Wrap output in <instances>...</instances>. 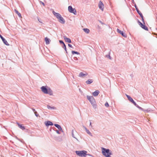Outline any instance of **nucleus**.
I'll use <instances>...</instances> for the list:
<instances>
[{
    "mask_svg": "<svg viewBox=\"0 0 157 157\" xmlns=\"http://www.w3.org/2000/svg\"><path fill=\"white\" fill-rule=\"evenodd\" d=\"M93 82V80L92 79H89L87 80L86 83L87 84H90L92 83Z\"/></svg>",
    "mask_w": 157,
    "mask_h": 157,
    "instance_id": "6ab92c4d",
    "label": "nucleus"
},
{
    "mask_svg": "<svg viewBox=\"0 0 157 157\" xmlns=\"http://www.w3.org/2000/svg\"><path fill=\"white\" fill-rule=\"evenodd\" d=\"M74 130H72V131H71V134H72V136L75 138V139H76V140H77V138H76L75 137V136H74Z\"/></svg>",
    "mask_w": 157,
    "mask_h": 157,
    "instance_id": "c85d7f7f",
    "label": "nucleus"
},
{
    "mask_svg": "<svg viewBox=\"0 0 157 157\" xmlns=\"http://www.w3.org/2000/svg\"><path fill=\"white\" fill-rule=\"evenodd\" d=\"M40 3H41L44 6H45L44 3L42 1H40Z\"/></svg>",
    "mask_w": 157,
    "mask_h": 157,
    "instance_id": "37998d69",
    "label": "nucleus"
},
{
    "mask_svg": "<svg viewBox=\"0 0 157 157\" xmlns=\"http://www.w3.org/2000/svg\"><path fill=\"white\" fill-rule=\"evenodd\" d=\"M98 6L100 9L102 11H103L104 8V6L101 1H100L98 4Z\"/></svg>",
    "mask_w": 157,
    "mask_h": 157,
    "instance_id": "39448f33",
    "label": "nucleus"
},
{
    "mask_svg": "<svg viewBox=\"0 0 157 157\" xmlns=\"http://www.w3.org/2000/svg\"><path fill=\"white\" fill-rule=\"evenodd\" d=\"M45 44H48L50 43V40L49 39L46 37L45 38Z\"/></svg>",
    "mask_w": 157,
    "mask_h": 157,
    "instance_id": "f3484780",
    "label": "nucleus"
},
{
    "mask_svg": "<svg viewBox=\"0 0 157 157\" xmlns=\"http://www.w3.org/2000/svg\"><path fill=\"white\" fill-rule=\"evenodd\" d=\"M44 123L46 126H52L53 125V123L52 122L49 121L45 122Z\"/></svg>",
    "mask_w": 157,
    "mask_h": 157,
    "instance_id": "9b49d317",
    "label": "nucleus"
},
{
    "mask_svg": "<svg viewBox=\"0 0 157 157\" xmlns=\"http://www.w3.org/2000/svg\"><path fill=\"white\" fill-rule=\"evenodd\" d=\"M87 99L89 101L90 103L94 102L95 101L94 98L92 96L87 95Z\"/></svg>",
    "mask_w": 157,
    "mask_h": 157,
    "instance_id": "423d86ee",
    "label": "nucleus"
},
{
    "mask_svg": "<svg viewBox=\"0 0 157 157\" xmlns=\"http://www.w3.org/2000/svg\"><path fill=\"white\" fill-rule=\"evenodd\" d=\"M41 89L42 92L45 94H48L50 95L53 94L52 91L50 88L48 87L47 86H42L41 87Z\"/></svg>",
    "mask_w": 157,
    "mask_h": 157,
    "instance_id": "f257e3e1",
    "label": "nucleus"
},
{
    "mask_svg": "<svg viewBox=\"0 0 157 157\" xmlns=\"http://www.w3.org/2000/svg\"><path fill=\"white\" fill-rule=\"evenodd\" d=\"M68 10L70 12L73 13L75 15L76 14L77 12L76 10L73 8L71 6H69L68 7Z\"/></svg>",
    "mask_w": 157,
    "mask_h": 157,
    "instance_id": "20e7f679",
    "label": "nucleus"
},
{
    "mask_svg": "<svg viewBox=\"0 0 157 157\" xmlns=\"http://www.w3.org/2000/svg\"><path fill=\"white\" fill-rule=\"evenodd\" d=\"M47 107V108L48 109H54L55 108L54 107H51V106H50L49 105H48Z\"/></svg>",
    "mask_w": 157,
    "mask_h": 157,
    "instance_id": "c756f323",
    "label": "nucleus"
},
{
    "mask_svg": "<svg viewBox=\"0 0 157 157\" xmlns=\"http://www.w3.org/2000/svg\"><path fill=\"white\" fill-rule=\"evenodd\" d=\"M134 6H135V8H136V9H138V7H137V6H136V5L135 4Z\"/></svg>",
    "mask_w": 157,
    "mask_h": 157,
    "instance_id": "79ce46f5",
    "label": "nucleus"
},
{
    "mask_svg": "<svg viewBox=\"0 0 157 157\" xmlns=\"http://www.w3.org/2000/svg\"><path fill=\"white\" fill-rule=\"evenodd\" d=\"M99 22L101 23L102 25H105V24H104V23L102 22L101 21L99 20Z\"/></svg>",
    "mask_w": 157,
    "mask_h": 157,
    "instance_id": "a19ab883",
    "label": "nucleus"
},
{
    "mask_svg": "<svg viewBox=\"0 0 157 157\" xmlns=\"http://www.w3.org/2000/svg\"><path fill=\"white\" fill-rule=\"evenodd\" d=\"M17 124H18V126L19 127L21 128V129H22L23 130H24L25 129V127L24 126H23L22 124H19L18 123H17Z\"/></svg>",
    "mask_w": 157,
    "mask_h": 157,
    "instance_id": "aec40b11",
    "label": "nucleus"
},
{
    "mask_svg": "<svg viewBox=\"0 0 157 157\" xmlns=\"http://www.w3.org/2000/svg\"><path fill=\"white\" fill-rule=\"evenodd\" d=\"M126 95L127 96L128 99L131 102H132L133 101V100L132 98L126 94Z\"/></svg>",
    "mask_w": 157,
    "mask_h": 157,
    "instance_id": "4be33fe9",
    "label": "nucleus"
},
{
    "mask_svg": "<svg viewBox=\"0 0 157 157\" xmlns=\"http://www.w3.org/2000/svg\"><path fill=\"white\" fill-rule=\"evenodd\" d=\"M74 59H75V60H77V59H78L77 58V57H75L74 58Z\"/></svg>",
    "mask_w": 157,
    "mask_h": 157,
    "instance_id": "09e8293b",
    "label": "nucleus"
},
{
    "mask_svg": "<svg viewBox=\"0 0 157 157\" xmlns=\"http://www.w3.org/2000/svg\"><path fill=\"white\" fill-rule=\"evenodd\" d=\"M59 42L61 44H62L63 45L64 44H65L64 43L63 41L62 40H59Z\"/></svg>",
    "mask_w": 157,
    "mask_h": 157,
    "instance_id": "2f4dec72",
    "label": "nucleus"
},
{
    "mask_svg": "<svg viewBox=\"0 0 157 157\" xmlns=\"http://www.w3.org/2000/svg\"><path fill=\"white\" fill-rule=\"evenodd\" d=\"M63 38L66 42H67L68 43H71V40L70 38L67 37V36H64Z\"/></svg>",
    "mask_w": 157,
    "mask_h": 157,
    "instance_id": "ddd939ff",
    "label": "nucleus"
},
{
    "mask_svg": "<svg viewBox=\"0 0 157 157\" xmlns=\"http://www.w3.org/2000/svg\"><path fill=\"white\" fill-rule=\"evenodd\" d=\"M98 27L99 28V26H98Z\"/></svg>",
    "mask_w": 157,
    "mask_h": 157,
    "instance_id": "6e6d98bb",
    "label": "nucleus"
},
{
    "mask_svg": "<svg viewBox=\"0 0 157 157\" xmlns=\"http://www.w3.org/2000/svg\"><path fill=\"white\" fill-rule=\"evenodd\" d=\"M68 46L69 47H70V48H73L72 46V45L70 44H68Z\"/></svg>",
    "mask_w": 157,
    "mask_h": 157,
    "instance_id": "ea45409f",
    "label": "nucleus"
},
{
    "mask_svg": "<svg viewBox=\"0 0 157 157\" xmlns=\"http://www.w3.org/2000/svg\"><path fill=\"white\" fill-rule=\"evenodd\" d=\"M71 52H72V53L73 55H74V54H77V55L80 54V53L79 52H77L75 51H71Z\"/></svg>",
    "mask_w": 157,
    "mask_h": 157,
    "instance_id": "393cba45",
    "label": "nucleus"
},
{
    "mask_svg": "<svg viewBox=\"0 0 157 157\" xmlns=\"http://www.w3.org/2000/svg\"><path fill=\"white\" fill-rule=\"evenodd\" d=\"M55 131L56 132V133H58V134H60V132H59V130H56Z\"/></svg>",
    "mask_w": 157,
    "mask_h": 157,
    "instance_id": "4c0bfd02",
    "label": "nucleus"
},
{
    "mask_svg": "<svg viewBox=\"0 0 157 157\" xmlns=\"http://www.w3.org/2000/svg\"><path fill=\"white\" fill-rule=\"evenodd\" d=\"M62 47L65 50V51L66 52V53H67V49L66 46L65 44L63 45V46H62Z\"/></svg>",
    "mask_w": 157,
    "mask_h": 157,
    "instance_id": "bb28decb",
    "label": "nucleus"
},
{
    "mask_svg": "<svg viewBox=\"0 0 157 157\" xmlns=\"http://www.w3.org/2000/svg\"><path fill=\"white\" fill-rule=\"evenodd\" d=\"M32 110H33V112H35V111H35V109H34V108H32Z\"/></svg>",
    "mask_w": 157,
    "mask_h": 157,
    "instance_id": "a18cd8bd",
    "label": "nucleus"
},
{
    "mask_svg": "<svg viewBox=\"0 0 157 157\" xmlns=\"http://www.w3.org/2000/svg\"><path fill=\"white\" fill-rule=\"evenodd\" d=\"M34 113H35V115L36 117H38V116H39V114L37 113V112H36V111H35V112Z\"/></svg>",
    "mask_w": 157,
    "mask_h": 157,
    "instance_id": "72a5a7b5",
    "label": "nucleus"
},
{
    "mask_svg": "<svg viewBox=\"0 0 157 157\" xmlns=\"http://www.w3.org/2000/svg\"><path fill=\"white\" fill-rule=\"evenodd\" d=\"M89 155V156H91V157H93V156L92 155H91L90 154H87L86 153V155Z\"/></svg>",
    "mask_w": 157,
    "mask_h": 157,
    "instance_id": "c03bdc74",
    "label": "nucleus"
},
{
    "mask_svg": "<svg viewBox=\"0 0 157 157\" xmlns=\"http://www.w3.org/2000/svg\"><path fill=\"white\" fill-rule=\"evenodd\" d=\"M54 125L57 128H58V129H59V131H61L62 132H63V131L61 128V126L58 124H54Z\"/></svg>",
    "mask_w": 157,
    "mask_h": 157,
    "instance_id": "1a4fd4ad",
    "label": "nucleus"
},
{
    "mask_svg": "<svg viewBox=\"0 0 157 157\" xmlns=\"http://www.w3.org/2000/svg\"><path fill=\"white\" fill-rule=\"evenodd\" d=\"M140 17L141 18L142 21L143 23H144V24H145V22H144V19L143 16V15L142 16H141Z\"/></svg>",
    "mask_w": 157,
    "mask_h": 157,
    "instance_id": "7c9ffc66",
    "label": "nucleus"
},
{
    "mask_svg": "<svg viewBox=\"0 0 157 157\" xmlns=\"http://www.w3.org/2000/svg\"><path fill=\"white\" fill-rule=\"evenodd\" d=\"M90 126L91 127H92V125H91V123L90 121Z\"/></svg>",
    "mask_w": 157,
    "mask_h": 157,
    "instance_id": "de8ad7c7",
    "label": "nucleus"
},
{
    "mask_svg": "<svg viewBox=\"0 0 157 157\" xmlns=\"http://www.w3.org/2000/svg\"><path fill=\"white\" fill-rule=\"evenodd\" d=\"M105 105L106 107H108L109 106L108 103L107 102H106L105 104Z\"/></svg>",
    "mask_w": 157,
    "mask_h": 157,
    "instance_id": "f704fd0d",
    "label": "nucleus"
},
{
    "mask_svg": "<svg viewBox=\"0 0 157 157\" xmlns=\"http://www.w3.org/2000/svg\"><path fill=\"white\" fill-rule=\"evenodd\" d=\"M98 27L99 28V26H98Z\"/></svg>",
    "mask_w": 157,
    "mask_h": 157,
    "instance_id": "5fc2aeb1",
    "label": "nucleus"
},
{
    "mask_svg": "<svg viewBox=\"0 0 157 157\" xmlns=\"http://www.w3.org/2000/svg\"><path fill=\"white\" fill-rule=\"evenodd\" d=\"M88 75L87 73H86L85 74L83 73L82 72H81L79 74L78 76L79 77H82L83 76H86Z\"/></svg>",
    "mask_w": 157,
    "mask_h": 157,
    "instance_id": "2eb2a0df",
    "label": "nucleus"
},
{
    "mask_svg": "<svg viewBox=\"0 0 157 157\" xmlns=\"http://www.w3.org/2000/svg\"><path fill=\"white\" fill-rule=\"evenodd\" d=\"M76 154L82 157H85L86 156V153L87 151L84 150L77 151H76L75 152Z\"/></svg>",
    "mask_w": 157,
    "mask_h": 157,
    "instance_id": "7ed1b4c3",
    "label": "nucleus"
},
{
    "mask_svg": "<svg viewBox=\"0 0 157 157\" xmlns=\"http://www.w3.org/2000/svg\"><path fill=\"white\" fill-rule=\"evenodd\" d=\"M84 32L87 33H88L90 32V30L87 28H84L83 29Z\"/></svg>",
    "mask_w": 157,
    "mask_h": 157,
    "instance_id": "5701e85b",
    "label": "nucleus"
},
{
    "mask_svg": "<svg viewBox=\"0 0 157 157\" xmlns=\"http://www.w3.org/2000/svg\"><path fill=\"white\" fill-rule=\"evenodd\" d=\"M106 57L107 58H109V59H111V57L109 55H106Z\"/></svg>",
    "mask_w": 157,
    "mask_h": 157,
    "instance_id": "473e14b6",
    "label": "nucleus"
},
{
    "mask_svg": "<svg viewBox=\"0 0 157 157\" xmlns=\"http://www.w3.org/2000/svg\"><path fill=\"white\" fill-rule=\"evenodd\" d=\"M141 24V25H140V26L144 30L148 31V29L147 27L144 24H143V23L142 24Z\"/></svg>",
    "mask_w": 157,
    "mask_h": 157,
    "instance_id": "4468645a",
    "label": "nucleus"
},
{
    "mask_svg": "<svg viewBox=\"0 0 157 157\" xmlns=\"http://www.w3.org/2000/svg\"><path fill=\"white\" fill-rule=\"evenodd\" d=\"M83 127L85 128L86 131V129H87V128L84 126H83Z\"/></svg>",
    "mask_w": 157,
    "mask_h": 157,
    "instance_id": "8fccbe9b",
    "label": "nucleus"
},
{
    "mask_svg": "<svg viewBox=\"0 0 157 157\" xmlns=\"http://www.w3.org/2000/svg\"><path fill=\"white\" fill-rule=\"evenodd\" d=\"M86 132H87V133L89 135H90L91 136H92V133L88 129H86Z\"/></svg>",
    "mask_w": 157,
    "mask_h": 157,
    "instance_id": "cd10ccee",
    "label": "nucleus"
},
{
    "mask_svg": "<svg viewBox=\"0 0 157 157\" xmlns=\"http://www.w3.org/2000/svg\"><path fill=\"white\" fill-rule=\"evenodd\" d=\"M14 11L15 12V13L18 15V16L19 17H21V14L20 13H19L17 10L16 9H15Z\"/></svg>",
    "mask_w": 157,
    "mask_h": 157,
    "instance_id": "b1692460",
    "label": "nucleus"
},
{
    "mask_svg": "<svg viewBox=\"0 0 157 157\" xmlns=\"http://www.w3.org/2000/svg\"><path fill=\"white\" fill-rule=\"evenodd\" d=\"M117 32L121 34L124 37H127L126 34L124 33V32H123V31H121L118 29H117Z\"/></svg>",
    "mask_w": 157,
    "mask_h": 157,
    "instance_id": "0eeeda50",
    "label": "nucleus"
},
{
    "mask_svg": "<svg viewBox=\"0 0 157 157\" xmlns=\"http://www.w3.org/2000/svg\"><path fill=\"white\" fill-rule=\"evenodd\" d=\"M102 153L103 155L106 157H111L110 155L112 154L110 152V150L108 149H106L103 147H101Z\"/></svg>",
    "mask_w": 157,
    "mask_h": 157,
    "instance_id": "f03ea898",
    "label": "nucleus"
},
{
    "mask_svg": "<svg viewBox=\"0 0 157 157\" xmlns=\"http://www.w3.org/2000/svg\"><path fill=\"white\" fill-rule=\"evenodd\" d=\"M132 103H133L135 106L136 105H137L136 102L134 100L133 101H132Z\"/></svg>",
    "mask_w": 157,
    "mask_h": 157,
    "instance_id": "e433bc0d",
    "label": "nucleus"
},
{
    "mask_svg": "<svg viewBox=\"0 0 157 157\" xmlns=\"http://www.w3.org/2000/svg\"><path fill=\"white\" fill-rule=\"evenodd\" d=\"M0 37L2 39L4 44L6 45H9V44L6 40L0 34Z\"/></svg>",
    "mask_w": 157,
    "mask_h": 157,
    "instance_id": "6e6552de",
    "label": "nucleus"
},
{
    "mask_svg": "<svg viewBox=\"0 0 157 157\" xmlns=\"http://www.w3.org/2000/svg\"><path fill=\"white\" fill-rule=\"evenodd\" d=\"M138 24H139V25H141V24H142V23L141 22H140V21L139 20H138Z\"/></svg>",
    "mask_w": 157,
    "mask_h": 157,
    "instance_id": "58836bf2",
    "label": "nucleus"
},
{
    "mask_svg": "<svg viewBox=\"0 0 157 157\" xmlns=\"http://www.w3.org/2000/svg\"><path fill=\"white\" fill-rule=\"evenodd\" d=\"M38 21H39V22H40V23H42V22H41L40 21V19H39L38 18Z\"/></svg>",
    "mask_w": 157,
    "mask_h": 157,
    "instance_id": "49530a36",
    "label": "nucleus"
},
{
    "mask_svg": "<svg viewBox=\"0 0 157 157\" xmlns=\"http://www.w3.org/2000/svg\"><path fill=\"white\" fill-rule=\"evenodd\" d=\"M53 14L58 19L60 17V16H61V15L58 13H56L54 12V11H53Z\"/></svg>",
    "mask_w": 157,
    "mask_h": 157,
    "instance_id": "f8f14e48",
    "label": "nucleus"
},
{
    "mask_svg": "<svg viewBox=\"0 0 157 157\" xmlns=\"http://www.w3.org/2000/svg\"><path fill=\"white\" fill-rule=\"evenodd\" d=\"M136 11L137 12V13H138V14L140 15V16L141 17V16H142L143 15L141 13V12L139 11V9H136Z\"/></svg>",
    "mask_w": 157,
    "mask_h": 157,
    "instance_id": "a878e982",
    "label": "nucleus"
},
{
    "mask_svg": "<svg viewBox=\"0 0 157 157\" xmlns=\"http://www.w3.org/2000/svg\"><path fill=\"white\" fill-rule=\"evenodd\" d=\"M137 108H138V109H140L141 110L143 111L146 112H148V110H144V109L142 108L141 107H140L138 105H136L135 106Z\"/></svg>",
    "mask_w": 157,
    "mask_h": 157,
    "instance_id": "a211bd4d",
    "label": "nucleus"
},
{
    "mask_svg": "<svg viewBox=\"0 0 157 157\" xmlns=\"http://www.w3.org/2000/svg\"><path fill=\"white\" fill-rule=\"evenodd\" d=\"M132 103H133L135 106L136 105H137L136 102L134 100L133 101H132Z\"/></svg>",
    "mask_w": 157,
    "mask_h": 157,
    "instance_id": "c9c22d12",
    "label": "nucleus"
},
{
    "mask_svg": "<svg viewBox=\"0 0 157 157\" xmlns=\"http://www.w3.org/2000/svg\"><path fill=\"white\" fill-rule=\"evenodd\" d=\"M132 3H135V2H134V0H132Z\"/></svg>",
    "mask_w": 157,
    "mask_h": 157,
    "instance_id": "3c124183",
    "label": "nucleus"
},
{
    "mask_svg": "<svg viewBox=\"0 0 157 157\" xmlns=\"http://www.w3.org/2000/svg\"><path fill=\"white\" fill-rule=\"evenodd\" d=\"M50 131H52V128H50Z\"/></svg>",
    "mask_w": 157,
    "mask_h": 157,
    "instance_id": "603ef678",
    "label": "nucleus"
},
{
    "mask_svg": "<svg viewBox=\"0 0 157 157\" xmlns=\"http://www.w3.org/2000/svg\"><path fill=\"white\" fill-rule=\"evenodd\" d=\"M53 129V130H54H54H54V129H53H53Z\"/></svg>",
    "mask_w": 157,
    "mask_h": 157,
    "instance_id": "864d4df0",
    "label": "nucleus"
},
{
    "mask_svg": "<svg viewBox=\"0 0 157 157\" xmlns=\"http://www.w3.org/2000/svg\"><path fill=\"white\" fill-rule=\"evenodd\" d=\"M59 20V21L60 23L64 24L65 23V21L64 18L61 16L58 19Z\"/></svg>",
    "mask_w": 157,
    "mask_h": 157,
    "instance_id": "9d476101",
    "label": "nucleus"
},
{
    "mask_svg": "<svg viewBox=\"0 0 157 157\" xmlns=\"http://www.w3.org/2000/svg\"><path fill=\"white\" fill-rule=\"evenodd\" d=\"M99 93H100L99 91L98 90H97L93 93V95L94 96H97L98 95Z\"/></svg>",
    "mask_w": 157,
    "mask_h": 157,
    "instance_id": "dca6fc26",
    "label": "nucleus"
},
{
    "mask_svg": "<svg viewBox=\"0 0 157 157\" xmlns=\"http://www.w3.org/2000/svg\"><path fill=\"white\" fill-rule=\"evenodd\" d=\"M91 103L94 108L96 109L97 108V105L95 101L94 102H92Z\"/></svg>",
    "mask_w": 157,
    "mask_h": 157,
    "instance_id": "412c9836",
    "label": "nucleus"
}]
</instances>
